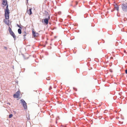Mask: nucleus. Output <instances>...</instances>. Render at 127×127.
<instances>
[{
    "label": "nucleus",
    "instance_id": "dca6fc26",
    "mask_svg": "<svg viewBox=\"0 0 127 127\" xmlns=\"http://www.w3.org/2000/svg\"><path fill=\"white\" fill-rule=\"evenodd\" d=\"M52 89V88L51 87V86H50V87L49 88V90H50V89Z\"/></svg>",
    "mask_w": 127,
    "mask_h": 127
},
{
    "label": "nucleus",
    "instance_id": "4be33fe9",
    "mask_svg": "<svg viewBox=\"0 0 127 127\" xmlns=\"http://www.w3.org/2000/svg\"><path fill=\"white\" fill-rule=\"evenodd\" d=\"M27 1H28V0H27Z\"/></svg>",
    "mask_w": 127,
    "mask_h": 127
},
{
    "label": "nucleus",
    "instance_id": "39448f33",
    "mask_svg": "<svg viewBox=\"0 0 127 127\" xmlns=\"http://www.w3.org/2000/svg\"><path fill=\"white\" fill-rule=\"evenodd\" d=\"M20 92V91H17L15 94H14L13 97L14 98H18L19 97Z\"/></svg>",
    "mask_w": 127,
    "mask_h": 127
},
{
    "label": "nucleus",
    "instance_id": "20e7f679",
    "mask_svg": "<svg viewBox=\"0 0 127 127\" xmlns=\"http://www.w3.org/2000/svg\"><path fill=\"white\" fill-rule=\"evenodd\" d=\"M122 9L125 11H127V3H123L122 5Z\"/></svg>",
    "mask_w": 127,
    "mask_h": 127
},
{
    "label": "nucleus",
    "instance_id": "f8f14e48",
    "mask_svg": "<svg viewBox=\"0 0 127 127\" xmlns=\"http://www.w3.org/2000/svg\"><path fill=\"white\" fill-rule=\"evenodd\" d=\"M18 32L19 33V34H20L22 33V31L20 29H19L18 30Z\"/></svg>",
    "mask_w": 127,
    "mask_h": 127
},
{
    "label": "nucleus",
    "instance_id": "412c9836",
    "mask_svg": "<svg viewBox=\"0 0 127 127\" xmlns=\"http://www.w3.org/2000/svg\"><path fill=\"white\" fill-rule=\"evenodd\" d=\"M76 4H78V2H76Z\"/></svg>",
    "mask_w": 127,
    "mask_h": 127
},
{
    "label": "nucleus",
    "instance_id": "7ed1b4c3",
    "mask_svg": "<svg viewBox=\"0 0 127 127\" xmlns=\"http://www.w3.org/2000/svg\"><path fill=\"white\" fill-rule=\"evenodd\" d=\"M10 13H9L8 15V16L7 18H6V16H5V12L4 16L5 18V19H4L3 20V22L5 23L6 25H9V21L8 19L9 18V14Z\"/></svg>",
    "mask_w": 127,
    "mask_h": 127
},
{
    "label": "nucleus",
    "instance_id": "f257e3e1",
    "mask_svg": "<svg viewBox=\"0 0 127 127\" xmlns=\"http://www.w3.org/2000/svg\"><path fill=\"white\" fill-rule=\"evenodd\" d=\"M2 4L3 7L6 6V8L5 9V16L6 18L7 17L9 13H10L9 9L8 8V5L7 3V0H2Z\"/></svg>",
    "mask_w": 127,
    "mask_h": 127
},
{
    "label": "nucleus",
    "instance_id": "2eb2a0df",
    "mask_svg": "<svg viewBox=\"0 0 127 127\" xmlns=\"http://www.w3.org/2000/svg\"><path fill=\"white\" fill-rule=\"evenodd\" d=\"M125 73L126 74H127V69L125 70Z\"/></svg>",
    "mask_w": 127,
    "mask_h": 127
},
{
    "label": "nucleus",
    "instance_id": "0eeeda50",
    "mask_svg": "<svg viewBox=\"0 0 127 127\" xmlns=\"http://www.w3.org/2000/svg\"><path fill=\"white\" fill-rule=\"evenodd\" d=\"M114 8L118 11L119 10V7L116 4H114Z\"/></svg>",
    "mask_w": 127,
    "mask_h": 127
},
{
    "label": "nucleus",
    "instance_id": "f03ea898",
    "mask_svg": "<svg viewBox=\"0 0 127 127\" xmlns=\"http://www.w3.org/2000/svg\"><path fill=\"white\" fill-rule=\"evenodd\" d=\"M45 18L43 20L44 23L47 25L48 23V21L50 19V16L48 13L47 11H45Z\"/></svg>",
    "mask_w": 127,
    "mask_h": 127
},
{
    "label": "nucleus",
    "instance_id": "ddd939ff",
    "mask_svg": "<svg viewBox=\"0 0 127 127\" xmlns=\"http://www.w3.org/2000/svg\"><path fill=\"white\" fill-rule=\"evenodd\" d=\"M8 30H9V33L13 32L12 30L11 29V28H10V27H9Z\"/></svg>",
    "mask_w": 127,
    "mask_h": 127
},
{
    "label": "nucleus",
    "instance_id": "9b49d317",
    "mask_svg": "<svg viewBox=\"0 0 127 127\" xmlns=\"http://www.w3.org/2000/svg\"><path fill=\"white\" fill-rule=\"evenodd\" d=\"M23 36L24 37L26 36L27 33L26 32H23Z\"/></svg>",
    "mask_w": 127,
    "mask_h": 127
},
{
    "label": "nucleus",
    "instance_id": "423d86ee",
    "mask_svg": "<svg viewBox=\"0 0 127 127\" xmlns=\"http://www.w3.org/2000/svg\"><path fill=\"white\" fill-rule=\"evenodd\" d=\"M21 101L22 104L23 105L25 109H27V103L24 100L22 99L21 100Z\"/></svg>",
    "mask_w": 127,
    "mask_h": 127
},
{
    "label": "nucleus",
    "instance_id": "a211bd4d",
    "mask_svg": "<svg viewBox=\"0 0 127 127\" xmlns=\"http://www.w3.org/2000/svg\"><path fill=\"white\" fill-rule=\"evenodd\" d=\"M17 26L19 28H21V27H20V26L18 24L17 25Z\"/></svg>",
    "mask_w": 127,
    "mask_h": 127
},
{
    "label": "nucleus",
    "instance_id": "1a4fd4ad",
    "mask_svg": "<svg viewBox=\"0 0 127 127\" xmlns=\"http://www.w3.org/2000/svg\"><path fill=\"white\" fill-rule=\"evenodd\" d=\"M31 10H32V8H31L29 10H27V11L29 15H31L32 13Z\"/></svg>",
    "mask_w": 127,
    "mask_h": 127
},
{
    "label": "nucleus",
    "instance_id": "aec40b11",
    "mask_svg": "<svg viewBox=\"0 0 127 127\" xmlns=\"http://www.w3.org/2000/svg\"><path fill=\"white\" fill-rule=\"evenodd\" d=\"M46 79L47 80H50L49 79H48L47 78Z\"/></svg>",
    "mask_w": 127,
    "mask_h": 127
},
{
    "label": "nucleus",
    "instance_id": "4468645a",
    "mask_svg": "<svg viewBox=\"0 0 127 127\" xmlns=\"http://www.w3.org/2000/svg\"><path fill=\"white\" fill-rule=\"evenodd\" d=\"M13 116V115L12 114H10L9 115V118H11L12 117V116Z\"/></svg>",
    "mask_w": 127,
    "mask_h": 127
},
{
    "label": "nucleus",
    "instance_id": "6e6552de",
    "mask_svg": "<svg viewBox=\"0 0 127 127\" xmlns=\"http://www.w3.org/2000/svg\"><path fill=\"white\" fill-rule=\"evenodd\" d=\"M10 33L11 35V36H12L14 38V39L15 40V39L16 38V36H15V34L13 32H10Z\"/></svg>",
    "mask_w": 127,
    "mask_h": 127
},
{
    "label": "nucleus",
    "instance_id": "9d476101",
    "mask_svg": "<svg viewBox=\"0 0 127 127\" xmlns=\"http://www.w3.org/2000/svg\"><path fill=\"white\" fill-rule=\"evenodd\" d=\"M32 33L33 34V35L34 36V37H35V36H36V35L35 34H36L35 32H34L33 31H32Z\"/></svg>",
    "mask_w": 127,
    "mask_h": 127
},
{
    "label": "nucleus",
    "instance_id": "6ab92c4d",
    "mask_svg": "<svg viewBox=\"0 0 127 127\" xmlns=\"http://www.w3.org/2000/svg\"><path fill=\"white\" fill-rule=\"evenodd\" d=\"M113 58L112 57H111L110 59H113Z\"/></svg>",
    "mask_w": 127,
    "mask_h": 127
},
{
    "label": "nucleus",
    "instance_id": "f3484780",
    "mask_svg": "<svg viewBox=\"0 0 127 127\" xmlns=\"http://www.w3.org/2000/svg\"><path fill=\"white\" fill-rule=\"evenodd\" d=\"M4 48L6 50L7 49V48L6 47H4Z\"/></svg>",
    "mask_w": 127,
    "mask_h": 127
}]
</instances>
